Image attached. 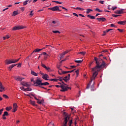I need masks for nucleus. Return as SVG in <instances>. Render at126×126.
Here are the masks:
<instances>
[{
    "mask_svg": "<svg viewBox=\"0 0 126 126\" xmlns=\"http://www.w3.org/2000/svg\"><path fill=\"white\" fill-rule=\"evenodd\" d=\"M61 90H60V91H61V92H65L66 91H67L68 89H71V88L67 87L64 85H61Z\"/></svg>",
    "mask_w": 126,
    "mask_h": 126,
    "instance_id": "f03ea898",
    "label": "nucleus"
},
{
    "mask_svg": "<svg viewBox=\"0 0 126 126\" xmlns=\"http://www.w3.org/2000/svg\"><path fill=\"white\" fill-rule=\"evenodd\" d=\"M21 84L23 85V86H26V87H30V84H28L27 82H22Z\"/></svg>",
    "mask_w": 126,
    "mask_h": 126,
    "instance_id": "4468645a",
    "label": "nucleus"
},
{
    "mask_svg": "<svg viewBox=\"0 0 126 126\" xmlns=\"http://www.w3.org/2000/svg\"><path fill=\"white\" fill-rule=\"evenodd\" d=\"M111 27H116V25H115V24H111Z\"/></svg>",
    "mask_w": 126,
    "mask_h": 126,
    "instance_id": "680f3d73",
    "label": "nucleus"
},
{
    "mask_svg": "<svg viewBox=\"0 0 126 126\" xmlns=\"http://www.w3.org/2000/svg\"><path fill=\"white\" fill-rule=\"evenodd\" d=\"M18 65H17V67H21V65L22 64V63H19L18 64H17Z\"/></svg>",
    "mask_w": 126,
    "mask_h": 126,
    "instance_id": "de8ad7c7",
    "label": "nucleus"
},
{
    "mask_svg": "<svg viewBox=\"0 0 126 126\" xmlns=\"http://www.w3.org/2000/svg\"><path fill=\"white\" fill-rule=\"evenodd\" d=\"M118 16H120L119 15H114L113 17H118Z\"/></svg>",
    "mask_w": 126,
    "mask_h": 126,
    "instance_id": "0e129e2a",
    "label": "nucleus"
},
{
    "mask_svg": "<svg viewBox=\"0 0 126 126\" xmlns=\"http://www.w3.org/2000/svg\"><path fill=\"white\" fill-rule=\"evenodd\" d=\"M55 86H56V87H57V88H60V87H61V86H60L59 85H57Z\"/></svg>",
    "mask_w": 126,
    "mask_h": 126,
    "instance_id": "69168bd1",
    "label": "nucleus"
},
{
    "mask_svg": "<svg viewBox=\"0 0 126 126\" xmlns=\"http://www.w3.org/2000/svg\"><path fill=\"white\" fill-rule=\"evenodd\" d=\"M3 116H8V112H7V111H5L3 114Z\"/></svg>",
    "mask_w": 126,
    "mask_h": 126,
    "instance_id": "ea45409f",
    "label": "nucleus"
},
{
    "mask_svg": "<svg viewBox=\"0 0 126 126\" xmlns=\"http://www.w3.org/2000/svg\"><path fill=\"white\" fill-rule=\"evenodd\" d=\"M48 69H46V70H48V71H51V68L50 67H47Z\"/></svg>",
    "mask_w": 126,
    "mask_h": 126,
    "instance_id": "052dcab7",
    "label": "nucleus"
},
{
    "mask_svg": "<svg viewBox=\"0 0 126 126\" xmlns=\"http://www.w3.org/2000/svg\"><path fill=\"white\" fill-rule=\"evenodd\" d=\"M5 91V88L3 87L2 83L0 82V92Z\"/></svg>",
    "mask_w": 126,
    "mask_h": 126,
    "instance_id": "9d476101",
    "label": "nucleus"
},
{
    "mask_svg": "<svg viewBox=\"0 0 126 126\" xmlns=\"http://www.w3.org/2000/svg\"><path fill=\"white\" fill-rule=\"evenodd\" d=\"M117 30H118L119 32H120V33H123V32H124V30H121V29H118Z\"/></svg>",
    "mask_w": 126,
    "mask_h": 126,
    "instance_id": "09e8293b",
    "label": "nucleus"
},
{
    "mask_svg": "<svg viewBox=\"0 0 126 126\" xmlns=\"http://www.w3.org/2000/svg\"><path fill=\"white\" fill-rule=\"evenodd\" d=\"M69 119V118L68 117H65L64 121L63 122V126H67V121L68 120V119Z\"/></svg>",
    "mask_w": 126,
    "mask_h": 126,
    "instance_id": "f8f14e48",
    "label": "nucleus"
},
{
    "mask_svg": "<svg viewBox=\"0 0 126 126\" xmlns=\"http://www.w3.org/2000/svg\"><path fill=\"white\" fill-rule=\"evenodd\" d=\"M59 8H60L59 6H55L53 7L49 8L48 9L50 10H52V11H57V10H59Z\"/></svg>",
    "mask_w": 126,
    "mask_h": 126,
    "instance_id": "6e6552de",
    "label": "nucleus"
},
{
    "mask_svg": "<svg viewBox=\"0 0 126 126\" xmlns=\"http://www.w3.org/2000/svg\"><path fill=\"white\" fill-rule=\"evenodd\" d=\"M43 55H44V56H45V57H44L45 60H47V59L48 58V57H49V55L47 54V53H46V52H43Z\"/></svg>",
    "mask_w": 126,
    "mask_h": 126,
    "instance_id": "4be33fe9",
    "label": "nucleus"
},
{
    "mask_svg": "<svg viewBox=\"0 0 126 126\" xmlns=\"http://www.w3.org/2000/svg\"><path fill=\"white\" fill-rule=\"evenodd\" d=\"M70 51V50H66V51L63 52L62 54L59 55L58 57L59 58H58V60H59V61H61L62 59L64 57V55L67 54V53H68Z\"/></svg>",
    "mask_w": 126,
    "mask_h": 126,
    "instance_id": "39448f33",
    "label": "nucleus"
},
{
    "mask_svg": "<svg viewBox=\"0 0 126 126\" xmlns=\"http://www.w3.org/2000/svg\"><path fill=\"white\" fill-rule=\"evenodd\" d=\"M37 103H38V104H43L44 103V99H42V100H37Z\"/></svg>",
    "mask_w": 126,
    "mask_h": 126,
    "instance_id": "b1692460",
    "label": "nucleus"
},
{
    "mask_svg": "<svg viewBox=\"0 0 126 126\" xmlns=\"http://www.w3.org/2000/svg\"><path fill=\"white\" fill-rule=\"evenodd\" d=\"M29 0H26L23 3V5H26L28 2Z\"/></svg>",
    "mask_w": 126,
    "mask_h": 126,
    "instance_id": "a18cd8bd",
    "label": "nucleus"
},
{
    "mask_svg": "<svg viewBox=\"0 0 126 126\" xmlns=\"http://www.w3.org/2000/svg\"><path fill=\"white\" fill-rule=\"evenodd\" d=\"M2 96L3 98H5V99H8V96H7L6 94H3Z\"/></svg>",
    "mask_w": 126,
    "mask_h": 126,
    "instance_id": "79ce46f5",
    "label": "nucleus"
},
{
    "mask_svg": "<svg viewBox=\"0 0 126 126\" xmlns=\"http://www.w3.org/2000/svg\"><path fill=\"white\" fill-rule=\"evenodd\" d=\"M2 119L3 120H6V117L5 116H4V115H2Z\"/></svg>",
    "mask_w": 126,
    "mask_h": 126,
    "instance_id": "864d4df0",
    "label": "nucleus"
},
{
    "mask_svg": "<svg viewBox=\"0 0 126 126\" xmlns=\"http://www.w3.org/2000/svg\"><path fill=\"white\" fill-rule=\"evenodd\" d=\"M85 54H86V52H80L78 53V55H81V56H85Z\"/></svg>",
    "mask_w": 126,
    "mask_h": 126,
    "instance_id": "a878e982",
    "label": "nucleus"
},
{
    "mask_svg": "<svg viewBox=\"0 0 126 126\" xmlns=\"http://www.w3.org/2000/svg\"><path fill=\"white\" fill-rule=\"evenodd\" d=\"M25 27L23 26H17L14 27L12 29L13 31H15L16 30H20V29H24Z\"/></svg>",
    "mask_w": 126,
    "mask_h": 126,
    "instance_id": "423d86ee",
    "label": "nucleus"
},
{
    "mask_svg": "<svg viewBox=\"0 0 126 126\" xmlns=\"http://www.w3.org/2000/svg\"><path fill=\"white\" fill-rule=\"evenodd\" d=\"M53 33H55V34H57V33H59V34H61V32L59 31H53Z\"/></svg>",
    "mask_w": 126,
    "mask_h": 126,
    "instance_id": "58836bf2",
    "label": "nucleus"
},
{
    "mask_svg": "<svg viewBox=\"0 0 126 126\" xmlns=\"http://www.w3.org/2000/svg\"><path fill=\"white\" fill-rule=\"evenodd\" d=\"M9 35H6L5 36L3 37V40H5V39H9Z\"/></svg>",
    "mask_w": 126,
    "mask_h": 126,
    "instance_id": "72a5a7b5",
    "label": "nucleus"
},
{
    "mask_svg": "<svg viewBox=\"0 0 126 126\" xmlns=\"http://www.w3.org/2000/svg\"><path fill=\"white\" fill-rule=\"evenodd\" d=\"M33 10L31 11L30 13V16L32 17V15H34V13H33Z\"/></svg>",
    "mask_w": 126,
    "mask_h": 126,
    "instance_id": "a19ab883",
    "label": "nucleus"
},
{
    "mask_svg": "<svg viewBox=\"0 0 126 126\" xmlns=\"http://www.w3.org/2000/svg\"><path fill=\"white\" fill-rule=\"evenodd\" d=\"M58 23L57 21H53L52 22V25H56Z\"/></svg>",
    "mask_w": 126,
    "mask_h": 126,
    "instance_id": "e433bc0d",
    "label": "nucleus"
},
{
    "mask_svg": "<svg viewBox=\"0 0 126 126\" xmlns=\"http://www.w3.org/2000/svg\"><path fill=\"white\" fill-rule=\"evenodd\" d=\"M15 79L17 80V81H22V80H23V78H21L19 76H16L14 77Z\"/></svg>",
    "mask_w": 126,
    "mask_h": 126,
    "instance_id": "dca6fc26",
    "label": "nucleus"
},
{
    "mask_svg": "<svg viewBox=\"0 0 126 126\" xmlns=\"http://www.w3.org/2000/svg\"><path fill=\"white\" fill-rule=\"evenodd\" d=\"M91 11H93V10L91 9H87L86 13L88 14L89 13H90Z\"/></svg>",
    "mask_w": 126,
    "mask_h": 126,
    "instance_id": "473e14b6",
    "label": "nucleus"
},
{
    "mask_svg": "<svg viewBox=\"0 0 126 126\" xmlns=\"http://www.w3.org/2000/svg\"><path fill=\"white\" fill-rule=\"evenodd\" d=\"M16 65H17V64H11L9 67H8V70H9V71L11 70V69L13 68V67H14V66H16Z\"/></svg>",
    "mask_w": 126,
    "mask_h": 126,
    "instance_id": "f3484780",
    "label": "nucleus"
},
{
    "mask_svg": "<svg viewBox=\"0 0 126 126\" xmlns=\"http://www.w3.org/2000/svg\"><path fill=\"white\" fill-rule=\"evenodd\" d=\"M83 62V60H76L75 61V63H81Z\"/></svg>",
    "mask_w": 126,
    "mask_h": 126,
    "instance_id": "c85d7f7f",
    "label": "nucleus"
},
{
    "mask_svg": "<svg viewBox=\"0 0 126 126\" xmlns=\"http://www.w3.org/2000/svg\"><path fill=\"white\" fill-rule=\"evenodd\" d=\"M41 66L44 67V68H45V69H48V67L46 66V65H45V64H43V63H41Z\"/></svg>",
    "mask_w": 126,
    "mask_h": 126,
    "instance_id": "c9c22d12",
    "label": "nucleus"
},
{
    "mask_svg": "<svg viewBox=\"0 0 126 126\" xmlns=\"http://www.w3.org/2000/svg\"><path fill=\"white\" fill-rule=\"evenodd\" d=\"M31 74H32V75H34V76H38V73L35 72L34 71H31Z\"/></svg>",
    "mask_w": 126,
    "mask_h": 126,
    "instance_id": "412c9836",
    "label": "nucleus"
},
{
    "mask_svg": "<svg viewBox=\"0 0 126 126\" xmlns=\"http://www.w3.org/2000/svg\"><path fill=\"white\" fill-rule=\"evenodd\" d=\"M17 14H18V12H17L16 11H14L13 12L12 16H16V15H17Z\"/></svg>",
    "mask_w": 126,
    "mask_h": 126,
    "instance_id": "cd10ccee",
    "label": "nucleus"
},
{
    "mask_svg": "<svg viewBox=\"0 0 126 126\" xmlns=\"http://www.w3.org/2000/svg\"><path fill=\"white\" fill-rule=\"evenodd\" d=\"M69 77H70V74H68L67 76H66L65 77L63 78V80L65 81V82H67V80H69Z\"/></svg>",
    "mask_w": 126,
    "mask_h": 126,
    "instance_id": "2eb2a0df",
    "label": "nucleus"
},
{
    "mask_svg": "<svg viewBox=\"0 0 126 126\" xmlns=\"http://www.w3.org/2000/svg\"><path fill=\"white\" fill-rule=\"evenodd\" d=\"M17 104L16 103H14L13 105V110H12V112L13 113H15V112H16V111H17Z\"/></svg>",
    "mask_w": 126,
    "mask_h": 126,
    "instance_id": "1a4fd4ad",
    "label": "nucleus"
},
{
    "mask_svg": "<svg viewBox=\"0 0 126 126\" xmlns=\"http://www.w3.org/2000/svg\"><path fill=\"white\" fill-rule=\"evenodd\" d=\"M72 124V120H71L69 122V126H71Z\"/></svg>",
    "mask_w": 126,
    "mask_h": 126,
    "instance_id": "603ef678",
    "label": "nucleus"
},
{
    "mask_svg": "<svg viewBox=\"0 0 126 126\" xmlns=\"http://www.w3.org/2000/svg\"><path fill=\"white\" fill-rule=\"evenodd\" d=\"M42 78H43V79H44V80H49V79H48V78H50V77L47 74H44L42 76Z\"/></svg>",
    "mask_w": 126,
    "mask_h": 126,
    "instance_id": "ddd939ff",
    "label": "nucleus"
},
{
    "mask_svg": "<svg viewBox=\"0 0 126 126\" xmlns=\"http://www.w3.org/2000/svg\"><path fill=\"white\" fill-rule=\"evenodd\" d=\"M44 48L41 49H35L32 53H36L37 52H39L40 51H42V50H43Z\"/></svg>",
    "mask_w": 126,
    "mask_h": 126,
    "instance_id": "393cba45",
    "label": "nucleus"
},
{
    "mask_svg": "<svg viewBox=\"0 0 126 126\" xmlns=\"http://www.w3.org/2000/svg\"><path fill=\"white\" fill-rule=\"evenodd\" d=\"M74 70H71V71H63V69H59L58 70V73L59 74L62 75V74H65L66 73H71V72H73Z\"/></svg>",
    "mask_w": 126,
    "mask_h": 126,
    "instance_id": "7ed1b4c3",
    "label": "nucleus"
},
{
    "mask_svg": "<svg viewBox=\"0 0 126 126\" xmlns=\"http://www.w3.org/2000/svg\"><path fill=\"white\" fill-rule=\"evenodd\" d=\"M50 85V83H49L48 82H44V83H42V86H43V85L47 86V85Z\"/></svg>",
    "mask_w": 126,
    "mask_h": 126,
    "instance_id": "2f4dec72",
    "label": "nucleus"
},
{
    "mask_svg": "<svg viewBox=\"0 0 126 126\" xmlns=\"http://www.w3.org/2000/svg\"><path fill=\"white\" fill-rule=\"evenodd\" d=\"M75 72H76V74H77V75H78V74H79V70H76V71H75Z\"/></svg>",
    "mask_w": 126,
    "mask_h": 126,
    "instance_id": "3c124183",
    "label": "nucleus"
},
{
    "mask_svg": "<svg viewBox=\"0 0 126 126\" xmlns=\"http://www.w3.org/2000/svg\"><path fill=\"white\" fill-rule=\"evenodd\" d=\"M108 9H109V10L112 9V8L110 7V5H108Z\"/></svg>",
    "mask_w": 126,
    "mask_h": 126,
    "instance_id": "774afa93",
    "label": "nucleus"
},
{
    "mask_svg": "<svg viewBox=\"0 0 126 126\" xmlns=\"http://www.w3.org/2000/svg\"><path fill=\"white\" fill-rule=\"evenodd\" d=\"M42 80H41V79L38 78V77H37L36 78V81H35V83H34V85L35 86H42Z\"/></svg>",
    "mask_w": 126,
    "mask_h": 126,
    "instance_id": "20e7f679",
    "label": "nucleus"
},
{
    "mask_svg": "<svg viewBox=\"0 0 126 126\" xmlns=\"http://www.w3.org/2000/svg\"><path fill=\"white\" fill-rule=\"evenodd\" d=\"M20 88L21 90H23L24 91H32V89H31V88L25 89L24 87H21Z\"/></svg>",
    "mask_w": 126,
    "mask_h": 126,
    "instance_id": "9b49d317",
    "label": "nucleus"
},
{
    "mask_svg": "<svg viewBox=\"0 0 126 126\" xmlns=\"http://www.w3.org/2000/svg\"><path fill=\"white\" fill-rule=\"evenodd\" d=\"M11 109H12V107L11 106L7 107H6V111H9L10 110H11Z\"/></svg>",
    "mask_w": 126,
    "mask_h": 126,
    "instance_id": "7c9ffc66",
    "label": "nucleus"
},
{
    "mask_svg": "<svg viewBox=\"0 0 126 126\" xmlns=\"http://www.w3.org/2000/svg\"><path fill=\"white\" fill-rule=\"evenodd\" d=\"M59 80H60V81H63V77H60L59 78Z\"/></svg>",
    "mask_w": 126,
    "mask_h": 126,
    "instance_id": "5fc2aeb1",
    "label": "nucleus"
},
{
    "mask_svg": "<svg viewBox=\"0 0 126 126\" xmlns=\"http://www.w3.org/2000/svg\"><path fill=\"white\" fill-rule=\"evenodd\" d=\"M99 3H101V4H104V1L103 0H100L99 1Z\"/></svg>",
    "mask_w": 126,
    "mask_h": 126,
    "instance_id": "6e6d98bb",
    "label": "nucleus"
},
{
    "mask_svg": "<svg viewBox=\"0 0 126 126\" xmlns=\"http://www.w3.org/2000/svg\"><path fill=\"white\" fill-rule=\"evenodd\" d=\"M113 30L112 29H109V30H106L105 32H104V33H108L109 31H112Z\"/></svg>",
    "mask_w": 126,
    "mask_h": 126,
    "instance_id": "37998d69",
    "label": "nucleus"
},
{
    "mask_svg": "<svg viewBox=\"0 0 126 126\" xmlns=\"http://www.w3.org/2000/svg\"><path fill=\"white\" fill-rule=\"evenodd\" d=\"M88 17H89L90 18H91V19H95V16H91L90 15H87Z\"/></svg>",
    "mask_w": 126,
    "mask_h": 126,
    "instance_id": "bb28decb",
    "label": "nucleus"
},
{
    "mask_svg": "<svg viewBox=\"0 0 126 126\" xmlns=\"http://www.w3.org/2000/svg\"><path fill=\"white\" fill-rule=\"evenodd\" d=\"M73 15H74V16H76L77 17H78V15L76 14V13H73Z\"/></svg>",
    "mask_w": 126,
    "mask_h": 126,
    "instance_id": "13d9d810",
    "label": "nucleus"
},
{
    "mask_svg": "<svg viewBox=\"0 0 126 126\" xmlns=\"http://www.w3.org/2000/svg\"><path fill=\"white\" fill-rule=\"evenodd\" d=\"M49 80L50 81H54V82H58V81H59V79H57V78H55V79H49Z\"/></svg>",
    "mask_w": 126,
    "mask_h": 126,
    "instance_id": "5701e85b",
    "label": "nucleus"
},
{
    "mask_svg": "<svg viewBox=\"0 0 126 126\" xmlns=\"http://www.w3.org/2000/svg\"><path fill=\"white\" fill-rule=\"evenodd\" d=\"M117 8H118L117 7H112L111 8V9H112V10H115L117 9Z\"/></svg>",
    "mask_w": 126,
    "mask_h": 126,
    "instance_id": "8fccbe9b",
    "label": "nucleus"
},
{
    "mask_svg": "<svg viewBox=\"0 0 126 126\" xmlns=\"http://www.w3.org/2000/svg\"><path fill=\"white\" fill-rule=\"evenodd\" d=\"M96 19L97 20H98V21H102L103 22H105V21H106V18H96Z\"/></svg>",
    "mask_w": 126,
    "mask_h": 126,
    "instance_id": "a211bd4d",
    "label": "nucleus"
},
{
    "mask_svg": "<svg viewBox=\"0 0 126 126\" xmlns=\"http://www.w3.org/2000/svg\"><path fill=\"white\" fill-rule=\"evenodd\" d=\"M74 9H79V10H84V9L83 8H82L81 7H77L76 8H73Z\"/></svg>",
    "mask_w": 126,
    "mask_h": 126,
    "instance_id": "f704fd0d",
    "label": "nucleus"
},
{
    "mask_svg": "<svg viewBox=\"0 0 126 126\" xmlns=\"http://www.w3.org/2000/svg\"><path fill=\"white\" fill-rule=\"evenodd\" d=\"M118 24H120V25H126V21L118 22Z\"/></svg>",
    "mask_w": 126,
    "mask_h": 126,
    "instance_id": "aec40b11",
    "label": "nucleus"
},
{
    "mask_svg": "<svg viewBox=\"0 0 126 126\" xmlns=\"http://www.w3.org/2000/svg\"><path fill=\"white\" fill-rule=\"evenodd\" d=\"M52 2H56V3H59V4H62V3H63V2L59 1H52Z\"/></svg>",
    "mask_w": 126,
    "mask_h": 126,
    "instance_id": "4c0bfd02",
    "label": "nucleus"
},
{
    "mask_svg": "<svg viewBox=\"0 0 126 126\" xmlns=\"http://www.w3.org/2000/svg\"><path fill=\"white\" fill-rule=\"evenodd\" d=\"M94 61H95L96 66L92 68L93 77H92L91 81L90 82L89 85L91 84L92 80H94L96 76L98 75V72H99V71L100 69V68L101 67H104V66L107 65V64L105 63V62L103 61L102 59H98L96 57H94Z\"/></svg>",
    "mask_w": 126,
    "mask_h": 126,
    "instance_id": "f257e3e1",
    "label": "nucleus"
},
{
    "mask_svg": "<svg viewBox=\"0 0 126 126\" xmlns=\"http://www.w3.org/2000/svg\"><path fill=\"white\" fill-rule=\"evenodd\" d=\"M94 10H95V11H98V12H102V10H100L99 8H96Z\"/></svg>",
    "mask_w": 126,
    "mask_h": 126,
    "instance_id": "c03bdc74",
    "label": "nucleus"
},
{
    "mask_svg": "<svg viewBox=\"0 0 126 126\" xmlns=\"http://www.w3.org/2000/svg\"><path fill=\"white\" fill-rule=\"evenodd\" d=\"M20 8L22 11H24V10H25V8L24 7H21Z\"/></svg>",
    "mask_w": 126,
    "mask_h": 126,
    "instance_id": "e2e57ef3",
    "label": "nucleus"
},
{
    "mask_svg": "<svg viewBox=\"0 0 126 126\" xmlns=\"http://www.w3.org/2000/svg\"><path fill=\"white\" fill-rule=\"evenodd\" d=\"M3 111V108H2L0 110V115H1V114H2Z\"/></svg>",
    "mask_w": 126,
    "mask_h": 126,
    "instance_id": "4d7b16f0",
    "label": "nucleus"
},
{
    "mask_svg": "<svg viewBox=\"0 0 126 126\" xmlns=\"http://www.w3.org/2000/svg\"><path fill=\"white\" fill-rule=\"evenodd\" d=\"M31 81L32 82H33V83L34 84H35V83L36 82V81H35V80H34V79H33V78H31Z\"/></svg>",
    "mask_w": 126,
    "mask_h": 126,
    "instance_id": "49530a36",
    "label": "nucleus"
},
{
    "mask_svg": "<svg viewBox=\"0 0 126 126\" xmlns=\"http://www.w3.org/2000/svg\"><path fill=\"white\" fill-rule=\"evenodd\" d=\"M62 8H63V9H64L65 11H68L67 9L65 8L64 7L62 6Z\"/></svg>",
    "mask_w": 126,
    "mask_h": 126,
    "instance_id": "bf43d9fd",
    "label": "nucleus"
},
{
    "mask_svg": "<svg viewBox=\"0 0 126 126\" xmlns=\"http://www.w3.org/2000/svg\"><path fill=\"white\" fill-rule=\"evenodd\" d=\"M115 13H117V14H123V13H124V11H123V10H117L116 11Z\"/></svg>",
    "mask_w": 126,
    "mask_h": 126,
    "instance_id": "6ab92c4d",
    "label": "nucleus"
},
{
    "mask_svg": "<svg viewBox=\"0 0 126 126\" xmlns=\"http://www.w3.org/2000/svg\"><path fill=\"white\" fill-rule=\"evenodd\" d=\"M79 15H80V16H81L82 17H85V16L82 14H79Z\"/></svg>",
    "mask_w": 126,
    "mask_h": 126,
    "instance_id": "338daca9",
    "label": "nucleus"
},
{
    "mask_svg": "<svg viewBox=\"0 0 126 126\" xmlns=\"http://www.w3.org/2000/svg\"><path fill=\"white\" fill-rule=\"evenodd\" d=\"M18 62V60H16V59H12L11 60H8L6 63V64H11V63H15Z\"/></svg>",
    "mask_w": 126,
    "mask_h": 126,
    "instance_id": "0eeeda50",
    "label": "nucleus"
},
{
    "mask_svg": "<svg viewBox=\"0 0 126 126\" xmlns=\"http://www.w3.org/2000/svg\"><path fill=\"white\" fill-rule=\"evenodd\" d=\"M30 103L31 105H32V106H36V104L35 103V101H34L30 100Z\"/></svg>",
    "mask_w": 126,
    "mask_h": 126,
    "instance_id": "c756f323",
    "label": "nucleus"
}]
</instances>
